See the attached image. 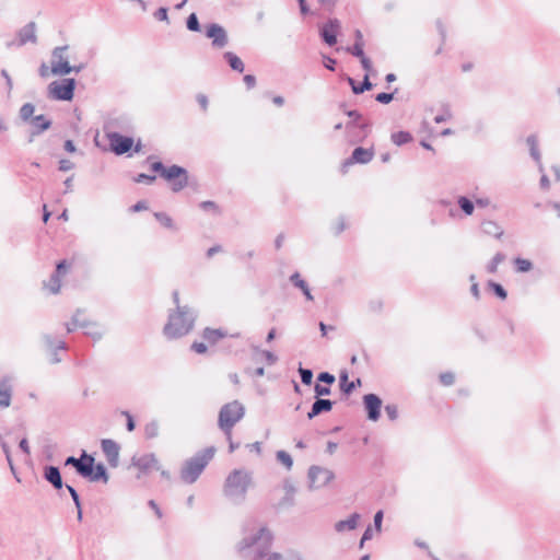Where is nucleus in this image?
Instances as JSON below:
<instances>
[{"label": "nucleus", "mask_w": 560, "mask_h": 560, "mask_svg": "<svg viewBox=\"0 0 560 560\" xmlns=\"http://www.w3.org/2000/svg\"><path fill=\"white\" fill-rule=\"evenodd\" d=\"M272 537L265 527H255L245 532L243 539L238 544V550L246 557L254 560L267 557V551L271 546Z\"/></svg>", "instance_id": "nucleus-1"}, {"label": "nucleus", "mask_w": 560, "mask_h": 560, "mask_svg": "<svg viewBox=\"0 0 560 560\" xmlns=\"http://www.w3.org/2000/svg\"><path fill=\"white\" fill-rule=\"evenodd\" d=\"M173 298L177 305V312L170 315L168 323L164 327V334L168 338H178L190 331L194 325V318L187 316V312L179 307L178 292L175 291Z\"/></svg>", "instance_id": "nucleus-2"}, {"label": "nucleus", "mask_w": 560, "mask_h": 560, "mask_svg": "<svg viewBox=\"0 0 560 560\" xmlns=\"http://www.w3.org/2000/svg\"><path fill=\"white\" fill-rule=\"evenodd\" d=\"M250 485V472L244 469H235L226 477L224 494L231 500H243Z\"/></svg>", "instance_id": "nucleus-3"}, {"label": "nucleus", "mask_w": 560, "mask_h": 560, "mask_svg": "<svg viewBox=\"0 0 560 560\" xmlns=\"http://www.w3.org/2000/svg\"><path fill=\"white\" fill-rule=\"evenodd\" d=\"M214 453V447H208L202 453L187 460L180 471L182 480L186 483L195 482L208 463L212 459Z\"/></svg>", "instance_id": "nucleus-4"}, {"label": "nucleus", "mask_w": 560, "mask_h": 560, "mask_svg": "<svg viewBox=\"0 0 560 560\" xmlns=\"http://www.w3.org/2000/svg\"><path fill=\"white\" fill-rule=\"evenodd\" d=\"M244 415H245V408L237 400L225 404L221 408L220 413H219L218 424H219V428L224 432L226 440H231L233 427L240 420H242Z\"/></svg>", "instance_id": "nucleus-5"}, {"label": "nucleus", "mask_w": 560, "mask_h": 560, "mask_svg": "<svg viewBox=\"0 0 560 560\" xmlns=\"http://www.w3.org/2000/svg\"><path fill=\"white\" fill-rule=\"evenodd\" d=\"M75 88L74 79H65L62 81H54L48 86L50 97L58 101H71Z\"/></svg>", "instance_id": "nucleus-6"}, {"label": "nucleus", "mask_w": 560, "mask_h": 560, "mask_svg": "<svg viewBox=\"0 0 560 560\" xmlns=\"http://www.w3.org/2000/svg\"><path fill=\"white\" fill-rule=\"evenodd\" d=\"M68 47H56L52 50V61H51V73L55 75H63L70 73L72 70L77 72L80 71V68H72L69 65L68 58L66 57V51Z\"/></svg>", "instance_id": "nucleus-7"}, {"label": "nucleus", "mask_w": 560, "mask_h": 560, "mask_svg": "<svg viewBox=\"0 0 560 560\" xmlns=\"http://www.w3.org/2000/svg\"><path fill=\"white\" fill-rule=\"evenodd\" d=\"M334 479V472L327 468L312 466L308 469V483L311 489H320Z\"/></svg>", "instance_id": "nucleus-8"}, {"label": "nucleus", "mask_w": 560, "mask_h": 560, "mask_svg": "<svg viewBox=\"0 0 560 560\" xmlns=\"http://www.w3.org/2000/svg\"><path fill=\"white\" fill-rule=\"evenodd\" d=\"M163 177L171 183L173 191L182 190L188 183L186 170L177 165L167 167Z\"/></svg>", "instance_id": "nucleus-9"}, {"label": "nucleus", "mask_w": 560, "mask_h": 560, "mask_svg": "<svg viewBox=\"0 0 560 560\" xmlns=\"http://www.w3.org/2000/svg\"><path fill=\"white\" fill-rule=\"evenodd\" d=\"M207 37L212 40V46L215 48H223L228 44V35L225 30L219 24H210L206 31Z\"/></svg>", "instance_id": "nucleus-10"}, {"label": "nucleus", "mask_w": 560, "mask_h": 560, "mask_svg": "<svg viewBox=\"0 0 560 560\" xmlns=\"http://www.w3.org/2000/svg\"><path fill=\"white\" fill-rule=\"evenodd\" d=\"M108 138L112 150L118 155L127 153L133 145L131 138L124 137L116 132L110 133Z\"/></svg>", "instance_id": "nucleus-11"}, {"label": "nucleus", "mask_w": 560, "mask_h": 560, "mask_svg": "<svg viewBox=\"0 0 560 560\" xmlns=\"http://www.w3.org/2000/svg\"><path fill=\"white\" fill-rule=\"evenodd\" d=\"M363 401L368 410V418L372 421H377L380 419L382 400L375 394H368L363 397Z\"/></svg>", "instance_id": "nucleus-12"}, {"label": "nucleus", "mask_w": 560, "mask_h": 560, "mask_svg": "<svg viewBox=\"0 0 560 560\" xmlns=\"http://www.w3.org/2000/svg\"><path fill=\"white\" fill-rule=\"evenodd\" d=\"M119 445L109 439L102 441V451L112 466H117L119 460Z\"/></svg>", "instance_id": "nucleus-13"}, {"label": "nucleus", "mask_w": 560, "mask_h": 560, "mask_svg": "<svg viewBox=\"0 0 560 560\" xmlns=\"http://www.w3.org/2000/svg\"><path fill=\"white\" fill-rule=\"evenodd\" d=\"M133 465L143 474L151 469L161 470V466L154 454H147L137 459H133Z\"/></svg>", "instance_id": "nucleus-14"}, {"label": "nucleus", "mask_w": 560, "mask_h": 560, "mask_svg": "<svg viewBox=\"0 0 560 560\" xmlns=\"http://www.w3.org/2000/svg\"><path fill=\"white\" fill-rule=\"evenodd\" d=\"M340 28L338 20H330L322 28V37L326 44L332 46L337 43V33Z\"/></svg>", "instance_id": "nucleus-15"}, {"label": "nucleus", "mask_w": 560, "mask_h": 560, "mask_svg": "<svg viewBox=\"0 0 560 560\" xmlns=\"http://www.w3.org/2000/svg\"><path fill=\"white\" fill-rule=\"evenodd\" d=\"M77 327L85 329L84 332L93 338H100L102 335L100 327L97 325L80 320L79 315H75L73 317L72 326L68 325L67 330L70 332Z\"/></svg>", "instance_id": "nucleus-16"}, {"label": "nucleus", "mask_w": 560, "mask_h": 560, "mask_svg": "<svg viewBox=\"0 0 560 560\" xmlns=\"http://www.w3.org/2000/svg\"><path fill=\"white\" fill-rule=\"evenodd\" d=\"M66 270H67L66 261H60L57 265L56 273L51 277L49 282L46 284V288L49 290V292L56 294L60 291V288H61L60 277L66 272Z\"/></svg>", "instance_id": "nucleus-17"}, {"label": "nucleus", "mask_w": 560, "mask_h": 560, "mask_svg": "<svg viewBox=\"0 0 560 560\" xmlns=\"http://www.w3.org/2000/svg\"><path fill=\"white\" fill-rule=\"evenodd\" d=\"M374 152L372 149L357 148L352 152V156L349 161L346 162V165L352 163H369L373 159Z\"/></svg>", "instance_id": "nucleus-18"}, {"label": "nucleus", "mask_w": 560, "mask_h": 560, "mask_svg": "<svg viewBox=\"0 0 560 560\" xmlns=\"http://www.w3.org/2000/svg\"><path fill=\"white\" fill-rule=\"evenodd\" d=\"M360 521V514L353 513L347 520L339 521L335 524V529L338 533H343L346 530H353L357 528Z\"/></svg>", "instance_id": "nucleus-19"}, {"label": "nucleus", "mask_w": 560, "mask_h": 560, "mask_svg": "<svg viewBox=\"0 0 560 560\" xmlns=\"http://www.w3.org/2000/svg\"><path fill=\"white\" fill-rule=\"evenodd\" d=\"M19 44L25 45L26 43L36 42V28L34 23H28L19 32Z\"/></svg>", "instance_id": "nucleus-20"}, {"label": "nucleus", "mask_w": 560, "mask_h": 560, "mask_svg": "<svg viewBox=\"0 0 560 560\" xmlns=\"http://www.w3.org/2000/svg\"><path fill=\"white\" fill-rule=\"evenodd\" d=\"M12 387L9 378H3L0 382V407L7 408L11 404Z\"/></svg>", "instance_id": "nucleus-21"}, {"label": "nucleus", "mask_w": 560, "mask_h": 560, "mask_svg": "<svg viewBox=\"0 0 560 560\" xmlns=\"http://www.w3.org/2000/svg\"><path fill=\"white\" fill-rule=\"evenodd\" d=\"M332 408V402L329 399H317L313 406L311 411L307 413L308 419H313L317 415L322 412H328Z\"/></svg>", "instance_id": "nucleus-22"}, {"label": "nucleus", "mask_w": 560, "mask_h": 560, "mask_svg": "<svg viewBox=\"0 0 560 560\" xmlns=\"http://www.w3.org/2000/svg\"><path fill=\"white\" fill-rule=\"evenodd\" d=\"M94 468V458L86 453H83V462L81 463L79 469L77 470L81 476L88 478L91 481V477L93 475Z\"/></svg>", "instance_id": "nucleus-23"}, {"label": "nucleus", "mask_w": 560, "mask_h": 560, "mask_svg": "<svg viewBox=\"0 0 560 560\" xmlns=\"http://www.w3.org/2000/svg\"><path fill=\"white\" fill-rule=\"evenodd\" d=\"M45 478L49 481L56 489L62 488V479L60 476V471L55 466H49L45 470Z\"/></svg>", "instance_id": "nucleus-24"}, {"label": "nucleus", "mask_w": 560, "mask_h": 560, "mask_svg": "<svg viewBox=\"0 0 560 560\" xmlns=\"http://www.w3.org/2000/svg\"><path fill=\"white\" fill-rule=\"evenodd\" d=\"M33 128H34V133L35 135H38L45 130H47L51 122L49 119H47L44 115H38V116H35L32 121H31Z\"/></svg>", "instance_id": "nucleus-25"}, {"label": "nucleus", "mask_w": 560, "mask_h": 560, "mask_svg": "<svg viewBox=\"0 0 560 560\" xmlns=\"http://www.w3.org/2000/svg\"><path fill=\"white\" fill-rule=\"evenodd\" d=\"M224 58L228 60L230 67L233 70H235L237 72L244 71V63L235 54L228 51L224 54Z\"/></svg>", "instance_id": "nucleus-26"}, {"label": "nucleus", "mask_w": 560, "mask_h": 560, "mask_svg": "<svg viewBox=\"0 0 560 560\" xmlns=\"http://www.w3.org/2000/svg\"><path fill=\"white\" fill-rule=\"evenodd\" d=\"M348 81H349L350 85L352 86L353 93H355V94L363 93L364 91H368L372 88V84L369 79V74L364 75L363 82L360 85H357L352 78H349Z\"/></svg>", "instance_id": "nucleus-27"}, {"label": "nucleus", "mask_w": 560, "mask_h": 560, "mask_svg": "<svg viewBox=\"0 0 560 560\" xmlns=\"http://www.w3.org/2000/svg\"><path fill=\"white\" fill-rule=\"evenodd\" d=\"M103 480L105 483L108 481V475L103 464H97L93 468V475L91 481Z\"/></svg>", "instance_id": "nucleus-28"}, {"label": "nucleus", "mask_w": 560, "mask_h": 560, "mask_svg": "<svg viewBox=\"0 0 560 560\" xmlns=\"http://www.w3.org/2000/svg\"><path fill=\"white\" fill-rule=\"evenodd\" d=\"M225 336H226L225 332L222 331L221 329L207 328L203 331V338L211 343H214L215 341H218L219 339H221Z\"/></svg>", "instance_id": "nucleus-29"}, {"label": "nucleus", "mask_w": 560, "mask_h": 560, "mask_svg": "<svg viewBox=\"0 0 560 560\" xmlns=\"http://www.w3.org/2000/svg\"><path fill=\"white\" fill-rule=\"evenodd\" d=\"M457 202H458V206L460 207V209L463 210V212L466 215H471L472 214L475 205L467 197H463V196L459 197Z\"/></svg>", "instance_id": "nucleus-30"}, {"label": "nucleus", "mask_w": 560, "mask_h": 560, "mask_svg": "<svg viewBox=\"0 0 560 560\" xmlns=\"http://www.w3.org/2000/svg\"><path fill=\"white\" fill-rule=\"evenodd\" d=\"M392 140L395 144L401 145L411 140V136L406 131H398L392 135Z\"/></svg>", "instance_id": "nucleus-31"}, {"label": "nucleus", "mask_w": 560, "mask_h": 560, "mask_svg": "<svg viewBox=\"0 0 560 560\" xmlns=\"http://www.w3.org/2000/svg\"><path fill=\"white\" fill-rule=\"evenodd\" d=\"M485 231L488 234H493L495 237H501L503 230L493 221H488L485 224Z\"/></svg>", "instance_id": "nucleus-32"}, {"label": "nucleus", "mask_w": 560, "mask_h": 560, "mask_svg": "<svg viewBox=\"0 0 560 560\" xmlns=\"http://www.w3.org/2000/svg\"><path fill=\"white\" fill-rule=\"evenodd\" d=\"M67 490L69 491L77 509H78V518L81 520L82 518V510H81V503H80V498H79V494L78 492L75 491V489L72 487V486H69L67 485Z\"/></svg>", "instance_id": "nucleus-33"}, {"label": "nucleus", "mask_w": 560, "mask_h": 560, "mask_svg": "<svg viewBox=\"0 0 560 560\" xmlns=\"http://www.w3.org/2000/svg\"><path fill=\"white\" fill-rule=\"evenodd\" d=\"M527 143L530 148V154L537 161V162H540V154H539V151L537 149V140L534 136H530L527 138Z\"/></svg>", "instance_id": "nucleus-34"}, {"label": "nucleus", "mask_w": 560, "mask_h": 560, "mask_svg": "<svg viewBox=\"0 0 560 560\" xmlns=\"http://www.w3.org/2000/svg\"><path fill=\"white\" fill-rule=\"evenodd\" d=\"M35 107L31 103H26L21 107L20 116L23 120H28L34 114Z\"/></svg>", "instance_id": "nucleus-35"}, {"label": "nucleus", "mask_w": 560, "mask_h": 560, "mask_svg": "<svg viewBox=\"0 0 560 560\" xmlns=\"http://www.w3.org/2000/svg\"><path fill=\"white\" fill-rule=\"evenodd\" d=\"M277 458L288 469H291V467L293 465V460H292L291 456L285 451H278L277 452Z\"/></svg>", "instance_id": "nucleus-36"}, {"label": "nucleus", "mask_w": 560, "mask_h": 560, "mask_svg": "<svg viewBox=\"0 0 560 560\" xmlns=\"http://www.w3.org/2000/svg\"><path fill=\"white\" fill-rule=\"evenodd\" d=\"M515 266H516L517 271H520V272H526L532 269V262L524 258H516Z\"/></svg>", "instance_id": "nucleus-37"}, {"label": "nucleus", "mask_w": 560, "mask_h": 560, "mask_svg": "<svg viewBox=\"0 0 560 560\" xmlns=\"http://www.w3.org/2000/svg\"><path fill=\"white\" fill-rule=\"evenodd\" d=\"M187 28L192 32L200 31V25L196 13H191L187 19Z\"/></svg>", "instance_id": "nucleus-38"}, {"label": "nucleus", "mask_w": 560, "mask_h": 560, "mask_svg": "<svg viewBox=\"0 0 560 560\" xmlns=\"http://www.w3.org/2000/svg\"><path fill=\"white\" fill-rule=\"evenodd\" d=\"M155 218L167 229H174L173 220L165 213L156 212Z\"/></svg>", "instance_id": "nucleus-39"}, {"label": "nucleus", "mask_w": 560, "mask_h": 560, "mask_svg": "<svg viewBox=\"0 0 560 560\" xmlns=\"http://www.w3.org/2000/svg\"><path fill=\"white\" fill-rule=\"evenodd\" d=\"M144 431L148 438H155L159 434V423L156 421L148 423Z\"/></svg>", "instance_id": "nucleus-40"}, {"label": "nucleus", "mask_w": 560, "mask_h": 560, "mask_svg": "<svg viewBox=\"0 0 560 560\" xmlns=\"http://www.w3.org/2000/svg\"><path fill=\"white\" fill-rule=\"evenodd\" d=\"M299 372L301 374L302 383L305 385H310L312 383L313 372L308 369H303V368H300Z\"/></svg>", "instance_id": "nucleus-41"}, {"label": "nucleus", "mask_w": 560, "mask_h": 560, "mask_svg": "<svg viewBox=\"0 0 560 560\" xmlns=\"http://www.w3.org/2000/svg\"><path fill=\"white\" fill-rule=\"evenodd\" d=\"M363 45H364L363 42H355L353 47L349 50L351 51L352 55H354L355 57L361 59L365 56L364 51H363Z\"/></svg>", "instance_id": "nucleus-42"}, {"label": "nucleus", "mask_w": 560, "mask_h": 560, "mask_svg": "<svg viewBox=\"0 0 560 560\" xmlns=\"http://www.w3.org/2000/svg\"><path fill=\"white\" fill-rule=\"evenodd\" d=\"M1 447H2V450L4 452V454H5V457H7L9 466H10V469L12 471H14V465H13V462H12L11 452H10V447H9L8 443L2 441L1 442Z\"/></svg>", "instance_id": "nucleus-43"}, {"label": "nucleus", "mask_w": 560, "mask_h": 560, "mask_svg": "<svg viewBox=\"0 0 560 560\" xmlns=\"http://www.w3.org/2000/svg\"><path fill=\"white\" fill-rule=\"evenodd\" d=\"M502 260H503V256H502L501 254H497V255L493 257L492 261L489 264V266H488V270H489L490 272H492V273H493V272H495V271H497L498 266L500 265V262H501Z\"/></svg>", "instance_id": "nucleus-44"}, {"label": "nucleus", "mask_w": 560, "mask_h": 560, "mask_svg": "<svg viewBox=\"0 0 560 560\" xmlns=\"http://www.w3.org/2000/svg\"><path fill=\"white\" fill-rule=\"evenodd\" d=\"M385 412L392 421L396 420L398 417V410L395 405H386Z\"/></svg>", "instance_id": "nucleus-45"}, {"label": "nucleus", "mask_w": 560, "mask_h": 560, "mask_svg": "<svg viewBox=\"0 0 560 560\" xmlns=\"http://www.w3.org/2000/svg\"><path fill=\"white\" fill-rule=\"evenodd\" d=\"M291 281L294 283V285H296L301 290H303L304 288L307 287V283L303 279H301V277L298 272H295L291 276Z\"/></svg>", "instance_id": "nucleus-46"}, {"label": "nucleus", "mask_w": 560, "mask_h": 560, "mask_svg": "<svg viewBox=\"0 0 560 560\" xmlns=\"http://www.w3.org/2000/svg\"><path fill=\"white\" fill-rule=\"evenodd\" d=\"M314 390H315L316 396H318V397L327 396L330 394V388L327 386H323L320 384H316L314 387Z\"/></svg>", "instance_id": "nucleus-47"}, {"label": "nucleus", "mask_w": 560, "mask_h": 560, "mask_svg": "<svg viewBox=\"0 0 560 560\" xmlns=\"http://www.w3.org/2000/svg\"><path fill=\"white\" fill-rule=\"evenodd\" d=\"M440 380L446 386L452 385L454 383V374L451 372L442 373Z\"/></svg>", "instance_id": "nucleus-48"}, {"label": "nucleus", "mask_w": 560, "mask_h": 560, "mask_svg": "<svg viewBox=\"0 0 560 560\" xmlns=\"http://www.w3.org/2000/svg\"><path fill=\"white\" fill-rule=\"evenodd\" d=\"M490 287L494 290V292L497 293V295L504 300L506 298V292L505 290L502 288V285L498 284V283H494V282H491L490 283Z\"/></svg>", "instance_id": "nucleus-49"}, {"label": "nucleus", "mask_w": 560, "mask_h": 560, "mask_svg": "<svg viewBox=\"0 0 560 560\" xmlns=\"http://www.w3.org/2000/svg\"><path fill=\"white\" fill-rule=\"evenodd\" d=\"M82 462H83V454L81 455L80 458H75L73 456L68 457L66 459V465H72L78 470Z\"/></svg>", "instance_id": "nucleus-50"}, {"label": "nucleus", "mask_w": 560, "mask_h": 560, "mask_svg": "<svg viewBox=\"0 0 560 560\" xmlns=\"http://www.w3.org/2000/svg\"><path fill=\"white\" fill-rule=\"evenodd\" d=\"M393 100L392 93H380L376 95V101L382 104H388Z\"/></svg>", "instance_id": "nucleus-51"}, {"label": "nucleus", "mask_w": 560, "mask_h": 560, "mask_svg": "<svg viewBox=\"0 0 560 560\" xmlns=\"http://www.w3.org/2000/svg\"><path fill=\"white\" fill-rule=\"evenodd\" d=\"M73 168V163L70 160L62 159L59 161V170L67 172Z\"/></svg>", "instance_id": "nucleus-52"}, {"label": "nucleus", "mask_w": 560, "mask_h": 560, "mask_svg": "<svg viewBox=\"0 0 560 560\" xmlns=\"http://www.w3.org/2000/svg\"><path fill=\"white\" fill-rule=\"evenodd\" d=\"M259 353L266 359V361L269 364H273L277 361V357L268 350H260Z\"/></svg>", "instance_id": "nucleus-53"}, {"label": "nucleus", "mask_w": 560, "mask_h": 560, "mask_svg": "<svg viewBox=\"0 0 560 560\" xmlns=\"http://www.w3.org/2000/svg\"><path fill=\"white\" fill-rule=\"evenodd\" d=\"M382 522H383V511H378L374 515V526H375L376 532H381Z\"/></svg>", "instance_id": "nucleus-54"}, {"label": "nucleus", "mask_w": 560, "mask_h": 560, "mask_svg": "<svg viewBox=\"0 0 560 560\" xmlns=\"http://www.w3.org/2000/svg\"><path fill=\"white\" fill-rule=\"evenodd\" d=\"M318 380L320 382H325V383H328V384H331L335 382V376L327 373V372H323L318 375Z\"/></svg>", "instance_id": "nucleus-55"}, {"label": "nucleus", "mask_w": 560, "mask_h": 560, "mask_svg": "<svg viewBox=\"0 0 560 560\" xmlns=\"http://www.w3.org/2000/svg\"><path fill=\"white\" fill-rule=\"evenodd\" d=\"M155 16L161 20V21H165L167 22L168 21V16H167V9L166 8H160L156 13H155Z\"/></svg>", "instance_id": "nucleus-56"}, {"label": "nucleus", "mask_w": 560, "mask_h": 560, "mask_svg": "<svg viewBox=\"0 0 560 560\" xmlns=\"http://www.w3.org/2000/svg\"><path fill=\"white\" fill-rule=\"evenodd\" d=\"M360 61H361L363 69L366 71V74H369V72L372 71V63H371L370 59L366 56H364L363 58L360 59Z\"/></svg>", "instance_id": "nucleus-57"}, {"label": "nucleus", "mask_w": 560, "mask_h": 560, "mask_svg": "<svg viewBox=\"0 0 560 560\" xmlns=\"http://www.w3.org/2000/svg\"><path fill=\"white\" fill-rule=\"evenodd\" d=\"M51 73V68H49L46 63H42L39 67V75L42 78H47Z\"/></svg>", "instance_id": "nucleus-58"}, {"label": "nucleus", "mask_w": 560, "mask_h": 560, "mask_svg": "<svg viewBox=\"0 0 560 560\" xmlns=\"http://www.w3.org/2000/svg\"><path fill=\"white\" fill-rule=\"evenodd\" d=\"M244 82H245V84L247 85V88H248V89H252V88H254V86H255V84H256V79H255V77H254V75H252V74H246V75L244 77Z\"/></svg>", "instance_id": "nucleus-59"}, {"label": "nucleus", "mask_w": 560, "mask_h": 560, "mask_svg": "<svg viewBox=\"0 0 560 560\" xmlns=\"http://www.w3.org/2000/svg\"><path fill=\"white\" fill-rule=\"evenodd\" d=\"M191 348L197 352V353H205L207 351V347L205 343L202 342H194Z\"/></svg>", "instance_id": "nucleus-60"}, {"label": "nucleus", "mask_w": 560, "mask_h": 560, "mask_svg": "<svg viewBox=\"0 0 560 560\" xmlns=\"http://www.w3.org/2000/svg\"><path fill=\"white\" fill-rule=\"evenodd\" d=\"M124 415L127 418V429H128V431H130V432L133 431L135 430V421H133L132 416L129 412H127V411H125Z\"/></svg>", "instance_id": "nucleus-61"}, {"label": "nucleus", "mask_w": 560, "mask_h": 560, "mask_svg": "<svg viewBox=\"0 0 560 560\" xmlns=\"http://www.w3.org/2000/svg\"><path fill=\"white\" fill-rule=\"evenodd\" d=\"M336 60L330 57H324V66L329 70H335Z\"/></svg>", "instance_id": "nucleus-62"}, {"label": "nucleus", "mask_w": 560, "mask_h": 560, "mask_svg": "<svg viewBox=\"0 0 560 560\" xmlns=\"http://www.w3.org/2000/svg\"><path fill=\"white\" fill-rule=\"evenodd\" d=\"M477 207H480V208H486L488 206H490V200L489 198H478L475 200V203Z\"/></svg>", "instance_id": "nucleus-63"}, {"label": "nucleus", "mask_w": 560, "mask_h": 560, "mask_svg": "<svg viewBox=\"0 0 560 560\" xmlns=\"http://www.w3.org/2000/svg\"><path fill=\"white\" fill-rule=\"evenodd\" d=\"M267 556H268V560H287V557L284 558L283 556H281L280 553H277V552H273V553H268L267 552Z\"/></svg>", "instance_id": "nucleus-64"}]
</instances>
